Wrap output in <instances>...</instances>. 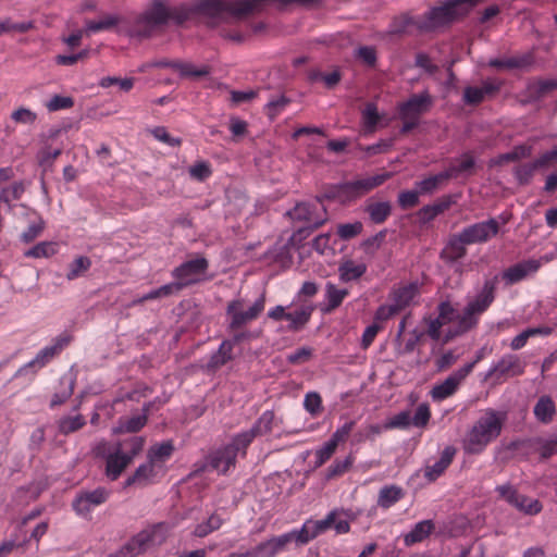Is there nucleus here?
Wrapping results in <instances>:
<instances>
[{
    "label": "nucleus",
    "instance_id": "obj_27",
    "mask_svg": "<svg viewBox=\"0 0 557 557\" xmlns=\"http://www.w3.org/2000/svg\"><path fill=\"white\" fill-rule=\"evenodd\" d=\"M453 203L450 196H445L432 205L424 206L418 212L420 221L423 223L432 221L435 216L447 210Z\"/></svg>",
    "mask_w": 557,
    "mask_h": 557
},
{
    "label": "nucleus",
    "instance_id": "obj_24",
    "mask_svg": "<svg viewBox=\"0 0 557 557\" xmlns=\"http://www.w3.org/2000/svg\"><path fill=\"white\" fill-rule=\"evenodd\" d=\"M348 295V290L346 288H338L333 283L329 282L325 285V299L326 304L321 307V311L323 313H331L336 308H338L344 298Z\"/></svg>",
    "mask_w": 557,
    "mask_h": 557
},
{
    "label": "nucleus",
    "instance_id": "obj_8",
    "mask_svg": "<svg viewBox=\"0 0 557 557\" xmlns=\"http://www.w3.org/2000/svg\"><path fill=\"white\" fill-rule=\"evenodd\" d=\"M498 283V275L484 282L482 290L473 301H470L463 311V317L468 321H472L473 325L476 324V314L484 312L493 302L495 289Z\"/></svg>",
    "mask_w": 557,
    "mask_h": 557
},
{
    "label": "nucleus",
    "instance_id": "obj_2",
    "mask_svg": "<svg viewBox=\"0 0 557 557\" xmlns=\"http://www.w3.org/2000/svg\"><path fill=\"white\" fill-rule=\"evenodd\" d=\"M184 11H174L173 5L153 0L143 13L122 17L119 33L139 40L150 38L154 32L170 23L181 26Z\"/></svg>",
    "mask_w": 557,
    "mask_h": 557
},
{
    "label": "nucleus",
    "instance_id": "obj_50",
    "mask_svg": "<svg viewBox=\"0 0 557 557\" xmlns=\"http://www.w3.org/2000/svg\"><path fill=\"white\" fill-rule=\"evenodd\" d=\"M473 322L468 321L463 315L459 318L458 325L454 329H449L444 337H443V344H447L450 341H453L455 337L468 332L470 329H472Z\"/></svg>",
    "mask_w": 557,
    "mask_h": 557
},
{
    "label": "nucleus",
    "instance_id": "obj_52",
    "mask_svg": "<svg viewBox=\"0 0 557 557\" xmlns=\"http://www.w3.org/2000/svg\"><path fill=\"white\" fill-rule=\"evenodd\" d=\"M513 507L528 515H535L542 510V505L539 500L528 498L523 495H520V499L516 502Z\"/></svg>",
    "mask_w": 557,
    "mask_h": 557
},
{
    "label": "nucleus",
    "instance_id": "obj_4",
    "mask_svg": "<svg viewBox=\"0 0 557 557\" xmlns=\"http://www.w3.org/2000/svg\"><path fill=\"white\" fill-rule=\"evenodd\" d=\"M169 531V524L164 522L157 523L149 529L140 531L120 549L110 554L109 557H136L145 553L151 546L163 544L168 537Z\"/></svg>",
    "mask_w": 557,
    "mask_h": 557
},
{
    "label": "nucleus",
    "instance_id": "obj_29",
    "mask_svg": "<svg viewBox=\"0 0 557 557\" xmlns=\"http://www.w3.org/2000/svg\"><path fill=\"white\" fill-rule=\"evenodd\" d=\"M417 294L418 286L416 284L399 287L392 295V305L399 312L410 305Z\"/></svg>",
    "mask_w": 557,
    "mask_h": 557
},
{
    "label": "nucleus",
    "instance_id": "obj_51",
    "mask_svg": "<svg viewBox=\"0 0 557 557\" xmlns=\"http://www.w3.org/2000/svg\"><path fill=\"white\" fill-rule=\"evenodd\" d=\"M46 227V223L42 218H38L37 222L30 224L28 228L21 234V240L25 244H29L34 242L37 237L41 235Z\"/></svg>",
    "mask_w": 557,
    "mask_h": 557
},
{
    "label": "nucleus",
    "instance_id": "obj_54",
    "mask_svg": "<svg viewBox=\"0 0 557 557\" xmlns=\"http://www.w3.org/2000/svg\"><path fill=\"white\" fill-rule=\"evenodd\" d=\"M392 146H393L392 139H383L376 144H373V145H370L367 147H362V146L358 145V149L364 151L367 157H372L375 154L387 152L392 148Z\"/></svg>",
    "mask_w": 557,
    "mask_h": 557
},
{
    "label": "nucleus",
    "instance_id": "obj_37",
    "mask_svg": "<svg viewBox=\"0 0 557 557\" xmlns=\"http://www.w3.org/2000/svg\"><path fill=\"white\" fill-rule=\"evenodd\" d=\"M313 308L306 307L294 312H288L286 315V320L289 321L288 330L289 331H299L301 330L309 321L312 314Z\"/></svg>",
    "mask_w": 557,
    "mask_h": 557
},
{
    "label": "nucleus",
    "instance_id": "obj_62",
    "mask_svg": "<svg viewBox=\"0 0 557 557\" xmlns=\"http://www.w3.org/2000/svg\"><path fill=\"white\" fill-rule=\"evenodd\" d=\"M304 406L308 412L315 416L322 411V399L318 393H308L305 397Z\"/></svg>",
    "mask_w": 557,
    "mask_h": 557
},
{
    "label": "nucleus",
    "instance_id": "obj_33",
    "mask_svg": "<svg viewBox=\"0 0 557 557\" xmlns=\"http://www.w3.org/2000/svg\"><path fill=\"white\" fill-rule=\"evenodd\" d=\"M434 525L431 520H424L414 525V528L405 535V544L410 546L414 543L423 541L433 530Z\"/></svg>",
    "mask_w": 557,
    "mask_h": 557
},
{
    "label": "nucleus",
    "instance_id": "obj_34",
    "mask_svg": "<svg viewBox=\"0 0 557 557\" xmlns=\"http://www.w3.org/2000/svg\"><path fill=\"white\" fill-rule=\"evenodd\" d=\"M367 271V267L363 263L356 264L352 260L343 262L339 268V277L344 282L357 280L362 276Z\"/></svg>",
    "mask_w": 557,
    "mask_h": 557
},
{
    "label": "nucleus",
    "instance_id": "obj_13",
    "mask_svg": "<svg viewBox=\"0 0 557 557\" xmlns=\"http://www.w3.org/2000/svg\"><path fill=\"white\" fill-rule=\"evenodd\" d=\"M472 370L473 363H467L450 374L444 382L435 385L431 391L433 399L442 400L451 396L461 381L466 379Z\"/></svg>",
    "mask_w": 557,
    "mask_h": 557
},
{
    "label": "nucleus",
    "instance_id": "obj_48",
    "mask_svg": "<svg viewBox=\"0 0 557 557\" xmlns=\"http://www.w3.org/2000/svg\"><path fill=\"white\" fill-rule=\"evenodd\" d=\"M290 102V100L284 96L278 95L273 97L265 104L264 110L270 120H274L276 115Z\"/></svg>",
    "mask_w": 557,
    "mask_h": 557
},
{
    "label": "nucleus",
    "instance_id": "obj_36",
    "mask_svg": "<svg viewBox=\"0 0 557 557\" xmlns=\"http://www.w3.org/2000/svg\"><path fill=\"white\" fill-rule=\"evenodd\" d=\"M534 414L541 422H550L555 414L554 401L548 396L541 397L534 406Z\"/></svg>",
    "mask_w": 557,
    "mask_h": 557
},
{
    "label": "nucleus",
    "instance_id": "obj_39",
    "mask_svg": "<svg viewBox=\"0 0 557 557\" xmlns=\"http://www.w3.org/2000/svg\"><path fill=\"white\" fill-rule=\"evenodd\" d=\"M174 451V445L172 441H165L160 444L151 446L148 450V459L156 463L158 461H164L171 457Z\"/></svg>",
    "mask_w": 557,
    "mask_h": 557
},
{
    "label": "nucleus",
    "instance_id": "obj_49",
    "mask_svg": "<svg viewBox=\"0 0 557 557\" xmlns=\"http://www.w3.org/2000/svg\"><path fill=\"white\" fill-rule=\"evenodd\" d=\"M230 557H273L268 540L244 553H231Z\"/></svg>",
    "mask_w": 557,
    "mask_h": 557
},
{
    "label": "nucleus",
    "instance_id": "obj_25",
    "mask_svg": "<svg viewBox=\"0 0 557 557\" xmlns=\"http://www.w3.org/2000/svg\"><path fill=\"white\" fill-rule=\"evenodd\" d=\"M233 342L223 341L216 352H214L206 364L208 371H215L233 359Z\"/></svg>",
    "mask_w": 557,
    "mask_h": 557
},
{
    "label": "nucleus",
    "instance_id": "obj_7",
    "mask_svg": "<svg viewBox=\"0 0 557 557\" xmlns=\"http://www.w3.org/2000/svg\"><path fill=\"white\" fill-rule=\"evenodd\" d=\"M274 419V413L272 411H265L261 414V417L257 420V422L252 425L251 429L236 435L232 443L227 446L236 447V455L239 451L246 454V448L252 442L256 436L267 434L272 430V423Z\"/></svg>",
    "mask_w": 557,
    "mask_h": 557
},
{
    "label": "nucleus",
    "instance_id": "obj_60",
    "mask_svg": "<svg viewBox=\"0 0 557 557\" xmlns=\"http://www.w3.org/2000/svg\"><path fill=\"white\" fill-rule=\"evenodd\" d=\"M414 66L424 70L428 74H435L440 67L431 62V58L425 52H418L414 57Z\"/></svg>",
    "mask_w": 557,
    "mask_h": 557
},
{
    "label": "nucleus",
    "instance_id": "obj_64",
    "mask_svg": "<svg viewBox=\"0 0 557 557\" xmlns=\"http://www.w3.org/2000/svg\"><path fill=\"white\" fill-rule=\"evenodd\" d=\"M557 162V147L550 151L542 153L537 159L533 161L537 170L546 169Z\"/></svg>",
    "mask_w": 557,
    "mask_h": 557
},
{
    "label": "nucleus",
    "instance_id": "obj_20",
    "mask_svg": "<svg viewBox=\"0 0 557 557\" xmlns=\"http://www.w3.org/2000/svg\"><path fill=\"white\" fill-rule=\"evenodd\" d=\"M541 263L537 260L519 262L503 272L502 277L507 284H515L523 280L528 274L536 272Z\"/></svg>",
    "mask_w": 557,
    "mask_h": 557
},
{
    "label": "nucleus",
    "instance_id": "obj_57",
    "mask_svg": "<svg viewBox=\"0 0 557 557\" xmlns=\"http://www.w3.org/2000/svg\"><path fill=\"white\" fill-rule=\"evenodd\" d=\"M385 237H386V231H380L375 235L364 239L361 243V247L366 253H373L375 250H377L380 248V246L384 242Z\"/></svg>",
    "mask_w": 557,
    "mask_h": 557
},
{
    "label": "nucleus",
    "instance_id": "obj_61",
    "mask_svg": "<svg viewBox=\"0 0 557 557\" xmlns=\"http://www.w3.org/2000/svg\"><path fill=\"white\" fill-rule=\"evenodd\" d=\"M411 424V417L408 411H401L389 419L385 424L384 429H403Z\"/></svg>",
    "mask_w": 557,
    "mask_h": 557
},
{
    "label": "nucleus",
    "instance_id": "obj_63",
    "mask_svg": "<svg viewBox=\"0 0 557 557\" xmlns=\"http://www.w3.org/2000/svg\"><path fill=\"white\" fill-rule=\"evenodd\" d=\"M557 162V147L550 151L542 153L537 159L533 161L537 170L546 169Z\"/></svg>",
    "mask_w": 557,
    "mask_h": 557
},
{
    "label": "nucleus",
    "instance_id": "obj_38",
    "mask_svg": "<svg viewBox=\"0 0 557 557\" xmlns=\"http://www.w3.org/2000/svg\"><path fill=\"white\" fill-rule=\"evenodd\" d=\"M147 423V414L141 413L138 416H134L132 418L120 420L119 426H116L113 431L114 433H136L140 431Z\"/></svg>",
    "mask_w": 557,
    "mask_h": 557
},
{
    "label": "nucleus",
    "instance_id": "obj_14",
    "mask_svg": "<svg viewBox=\"0 0 557 557\" xmlns=\"http://www.w3.org/2000/svg\"><path fill=\"white\" fill-rule=\"evenodd\" d=\"M110 491L106 487H97L94 491L81 492L73 500V509L78 515H87L94 507L107 502Z\"/></svg>",
    "mask_w": 557,
    "mask_h": 557
},
{
    "label": "nucleus",
    "instance_id": "obj_30",
    "mask_svg": "<svg viewBox=\"0 0 557 557\" xmlns=\"http://www.w3.org/2000/svg\"><path fill=\"white\" fill-rule=\"evenodd\" d=\"M122 23V17L116 15H106L99 18L98 21H87L85 33L86 35H89L90 33L101 32V30H108L113 27H117V30L120 29V25Z\"/></svg>",
    "mask_w": 557,
    "mask_h": 557
},
{
    "label": "nucleus",
    "instance_id": "obj_6",
    "mask_svg": "<svg viewBox=\"0 0 557 557\" xmlns=\"http://www.w3.org/2000/svg\"><path fill=\"white\" fill-rule=\"evenodd\" d=\"M391 177L392 173L385 172L351 182L339 183L337 184V188L339 189V193L343 195V197L356 199L370 193L372 189L382 185Z\"/></svg>",
    "mask_w": 557,
    "mask_h": 557
},
{
    "label": "nucleus",
    "instance_id": "obj_28",
    "mask_svg": "<svg viewBox=\"0 0 557 557\" xmlns=\"http://www.w3.org/2000/svg\"><path fill=\"white\" fill-rule=\"evenodd\" d=\"M154 475H156L154 463L148 459V461L146 463L140 465L135 470L133 475H131L125 481V486H131L134 484L145 486L151 482V480L154 478Z\"/></svg>",
    "mask_w": 557,
    "mask_h": 557
},
{
    "label": "nucleus",
    "instance_id": "obj_31",
    "mask_svg": "<svg viewBox=\"0 0 557 557\" xmlns=\"http://www.w3.org/2000/svg\"><path fill=\"white\" fill-rule=\"evenodd\" d=\"M404 496L403 488L396 485L384 486L379 492L377 506L381 508H389Z\"/></svg>",
    "mask_w": 557,
    "mask_h": 557
},
{
    "label": "nucleus",
    "instance_id": "obj_45",
    "mask_svg": "<svg viewBox=\"0 0 557 557\" xmlns=\"http://www.w3.org/2000/svg\"><path fill=\"white\" fill-rule=\"evenodd\" d=\"M335 520H336V511H334V510L331 511L323 520H317V521L311 520V519L307 520L308 523L311 525L310 532H311L312 537L315 539L318 535H320L321 533L329 530L333 525Z\"/></svg>",
    "mask_w": 557,
    "mask_h": 557
},
{
    "label": "nucleus",
    "instance_id": "obj_53",
    "mask_svg": "<svg viewBox=\"0 0 557 557\" xmlns=\"http://www.w3.org/2000/svg\"><path fill=\"white\" fill-rule=\"evenodd\" d=\"M419 191L418 190H404L398 195V206L403 210L411 209L419 203Z\"/></svg>",
    "mask_w": 557,
    "mask_h": 557
},
{
    "label": "nucleus",
    "instance_id": "obj_22",
    "mask_svg": "<svg viewBox=\"0 0 557 557\" xmlns=\"http://www.w3.org/2000/svg\"><path fill=\"white\" fill-rule=\"evenodd\" d=\"M129 463V458H126L123 455L122 444H117L116 450L107 457L106 473L112 481H114Z\"/></svg>",
    "mask_w": 557,
    "mask_h": 557
},
{
    "label": "nucleus",
    "instance_id": "obj_55",
    "mask_svg": "<svg viewBox=\"0 0 557 557\" xmlns=\"http://www.w3.org/2000/svg\"><path fill=\"white\" fill-rule=\"evenodd\" d=\"M310 527L311 525L308 523V521H306L302 524L300 530H293V531L288 532L292 541L295 542L296 545L300 546V545H306L311 540H313L311 532H310Z\"/></svg>",
    "mask_w": 557,
    "mask_h": 557
},
{
    "label": "nucleus",
    "instance_id": "obj_58",
    "mask_svg": "<svg viewBox=\"0 0 557 557\" xmlns=\"http://www.w3.org/2000/svg\"><path fill=\"white\" fill-rule=\"evenodd\" d=\"M11 119L15 123L32 125L35 123V121L37 119V114L35 112H33L32 110L22 107L12 112Z\"/></svg>",
    "mask_w": 557,
    "mask_h": 557
},
{
    "label": "nucleus",
    "instance_id": "obj_46",
    "mask_svg": "<svg viewBox=\"0 0 557 557\" xmlns=\"http://www.w3.org/2000/svg\"><path fill=\"white\" fill-rule=\"evenodd\" d=\"M91 265L88 257L79 256L70 264V270L66 273L67 280H74L85 273Z\"/></svg>",
    "mask_w": 557,
    "mask_h": 557
},
{
    "label": "nucleus",
    "instance_id": "obj_23",
    "mask_svg": "<svg viewBox=\"0 0 557 557\" xmlns=\"http://www.w3.org/2000/svg\"><path fill=\"white\" fill-rule=\"evenodd\" d=\"M457 450L454 446H447L442 451L441 458L433 466H428L424 470V476L429 481L436 480L447 467L451 463Z\"/></svg>",
    "mask_w": 557,
    "mask_h": 557
},
{
    "label": "nucleus",
    "instance_id": "obj_41",
    "mask_svg": "<svg viewBox=\"0 0 557 557\" xmlns=\"http://www.w3.org/2000/svg\"><path fill=\"white\" fill-rule=\"evenodd\" d=\"M57 253V243L41 242L24 252L26 258H49Z\"/></svg>",
    "mask_w": 557,
    "mask_h": 557
},
{
    "label": "nucleus",
    "instance_id": "obj_5",
    "mask_svg": "<svg viewBox=\"0 0 557 557\" xmlns=\"http://www.w3.org/2000/svg\"><path fill=\"white\" fill-rule=\"evenodd\" d=\"M502 432V421L495 411H488L472 426L465 441V450L469 454H479Z\"/></svg>",
    "mask_w": 557,
    "mask_h": 557
},
{
    "label": "nucleus",
    "instance_id": "obj_17",
    "mask_svg": "<svg viewBox=\"0 0 557 557\" xmlns=\"http://www.w3.org/2000/svg\"><path fill=\"white\" fill-rule=\"evenodd\" d=\"M236 457V447L226 445L212 451L208 456V462L212 469L221 473H226L227 470L235 465Z\"/></svg>",
    "mask_w": 557,
    "mask_h": 557
},
{
    "label": "nucleus",
    "instance_id": "obj_35",
    "mask_svg": "<svg viewBox=\"0 0 557 557\" xmlns=\"http://www.w3.org/2000/svg\"><path fill=\"white\" fill-rule=\"evenodd\" d=\"M287 215L295 221H305L310 223H313L314 220L321 218L314 214L313 206L308 202L297 203L292 210L287 211Z\"/></svg>",
    "mask_w": 557,
    "mask_h": 557
},
{
    "label": "nucleus",
    "instance_id": "obj_59",
    "mask_svg": "<svg viewBox=\"0 0 557 557\" xmlns=\"http://www.w3.org/2000/svg\"><path fill=\"white\" fill-rule=\"evenodd\" d=\"M431 413L428 404H420L411 418V424L418 428H423L428 424Z\"/></svg>",
    "mask_w": 557,
    "mask_h": 557
},
{
    "label": "nucleus",
    "instance_id": "obj_56",
    "mask_svg": "<svg viewBox=\"0 0 557 557\" xmlns=\"http://www.w3.org/2000/svg\"><path fill=\"white\" fill-rule=\"evenodd\" d=\"M447 180V177L442 176V172L437 175L430 176L425 180H422L417 183V186L419 188V194H430L434 191L438 184L443 181Z\"/></svg>",
    "mask_w": 557,
    "mask_h": 557
},
{
    "label": "nucleus",
    "instance_id": "obj_1",
    "mask_svg": "<svg viewBox=\"0 0 557 557\" xmlns=\"http://www.w3.org/2000/svg\"><path fill=\"white\" fill-rule=\"evenodd\" d=\"M481 1L482 0H444L430 7V9L420 16H413L407 12L401 13L393 18L389 33L393 35L409 34L410 27L420 35L446 29L467 17Z\"/></svg>",
    "mask_w": 557,
    "mask_h": 557
},
{
    "label": "nucleus",
    "instance_id": "obj_18",
    "mask_svg": "<svg viewBox=\"0 0 557 557\" xmlns=\"http://www.w3.org/2000/svg\"><path fill=\"white\" fill-rule=\"evenodd\" d=\"M475 160L469 153L466 152L456 159L450 165L442 172V176L450 178L469 177L474 174Z\"/></svg>",
    "mask_w": 557,
    "mask_h": 557
},
{
    "label": "nucleus",
    "instance_id": "obj_26",
    "mask_svg": "<svg viewBox=\"0 0 557 557\" xmlns=\"http://www.w3.org/2000/svg\"><path fill=\"white\" fill-rule=\"evenodd\" d=\"M364 211L369 214L371 222L382 224L392 213V203L389 201H369Z\"/></svg>",
    "mask_w": 557,
    "mask_h": 557
},
{
    "label": "nucleus",
    "instance_id": "obj_15",
    "mask_svg": "<svg viewBox=\"0 0 557 557\" xmlns=\"http://www.w3.org/2000/svg\"><path fill=\"white\" fill-rule=\"evenodd\" d=\"M264 295H261L253 305L246 311H236L239 307L238 301H232L227 307V313L232 314L230 327L232 330L239 329L249 321L255 320L264 309Z\"/></svg>",
    "mask_w": 557,
    "mask_h": 557
},
{
    "label": "nucleus",
    "instance_id": "obj_16",
    "mask_svg": "<svg viewBox=\"0 0 557 557\" xmlns=\"http://www.w3.org/2000/svg\"><path fill=\"white\" fill-rule=\"evenodd\" d=\"M557 90V78L530 82L524 90L523 104L533 103Z\"/></svg>",
    "mask_w": 557,
    "mask_h": 557
},
{
    "label": "nucleus",
    "instance_id": "obj_21",
    "mask_svg": "<svg viewBox=\"0 0 557 557\" xmlns=\"http://www.w3.org/2000/svg\"><path fill=\"white\" fill-rule=\"evenodd\" d=\"M533 148L530 145H517L511 151L502 153L488 161V166H502L505 163L517 162L532 156Z\"/></svg>",
    "mask_w": 557,
    "mask_h": 557
},
{
    "label": "nucleus",
    "instance_id": "obj_19",
    "mask_svg": "<svg viewBox=\"0 0 557 557\" xmlns=\"http://www.w3.org/2000/svg\"><path fill=\"white\" fill-rule=\"evenodd\" d=\"M467 243L461 235L453 234L443 250L440 253V258L446 263H454L459 259H462L467 255Z\"/></svg>",
    "mask_w": 557,
    "mask_h": 557
},
{
    "label": "nucleus",
    "instance_id": "obj_47",
    "mask_svg": "<svg viewBox=\"0 0 557 557\" xmlns=\"http://www.w3.org/2000/svg\"><path fill=\"white\" fill-rule=\"evenodd\" d=\"M363 224L360 221L354 223L339 224L337 226V235L343 240H349L362 233Z\"/></svg>",
    "mask_w": 557,
    "mask_h": 557
},
{
    "label": "nucleus",
    "instance_id": "obj_42",
    "mask_svg": "<svg viewBox=\"0 0 557 557\" xmlns=\"http://www.w3.org/2000/svg\"><path fill=\"white\" fill-rule=\"evenodd\" d=\"M86 421L82 414L63 417L58 422L59 432L67 435L76 432L85 425Z\"/></svg>",
    "mask_w": 557,
    "mask_h": 557
},
{
    "label": "nucleus",
    "instance_id": "obj_43",
    "mask_svg": "<svg viewBox=\"0 0 557 557\" xmlns=\"http://www.w3.org/2000/svg\"><path fill=\"white\" fill-rule=\"evenodd\" d=\"M536 170L533 162L522 163L513 168V176L520 186H527L531 183Z\"/></svg>",
    "mask_w": 557,
    "mask_h": 557
},
{
    "label": "nucleus",
    "instance_id": "obj_12",
    "mask_svg": "<svg viewBox=\"0 0 557 557\" xmlns=\"http://www.w3.org/2000/svg\"><path fill=\"white\" fill-rule=\"evenodd\" d=\"M525 362L516 355H506L487 372V376L506 380L524 372Z\"/></svg>",
    "mask_w": 557,
    "mask_h": 557
},
{
    "label": "nucleus",
    "instance_id": "obj_32",
    "mask_svg": "<svg viewBox=\"0 0 557 557\" xmlns=\"http://www.w3.org/2000/svg\"><path fill=\"white\" fill-rule=\"evenodd\" d=\"M172 69L177 71L184 78H200L210 74V67L208 65L196 67L189 62L177 61V63L172 64Z\"/></svg>",
    "mask_w": 557,
    "mask_h": 557
},
{
    "label": "nucleus",
    "instance_id": "obj_11",
    "mask_svg": "<svg viewBox=\"0 0 557 557\" xmlns=\"http://www.w3.org/2000/svg\"><path fill=\"white\" fill-rule=\"evenodd\" d=\"M433 106V98L429 91L412 95L399 106V117H413L420 121L421 115L428 113Z\"/></svg>",
    "mask_w": 557,
    "mask_h": 557
},
{
    "label": "nucleus",
    "instance_id": "obj_3",
    "mask_svg": "<svg viewBox=\"0 0 557 557\" xmlns=\"http://www.w3.org/2000/svg\"><path fill=\"white\" fill-rule=\"evenodd\" d=\"M174 11H184L185 17L182 18V25L190 20H194L197 15L207 17L208 27H216L222 20V13L227 12L236 20H244L249 15H252V7L249 0H199L194 4H178L173 5Z\"/></svg>",
    "mask_w": 557,
    "mask_h": 557
},
{
    "label": "nucleus",
    "instance_id": "obj_40",
    "mask_svg": "<svg viewBox=\"0 0 557 557\" xmlns=\"http://www.w3.org/2000/svg\"><path fill=\"white\" fill-rule=\"evenodd\" d=\"M181 292V285L178 284H165L154 290H151L138 299L133 300V305H139L147 300H153L161 297H168L170 295Z\"/></svg>",
    "mask_w": 557,
    "mask_h": 557
},
{
    "label": "nucleus",
    "instance_id": "obj_10",
    "mask_svg": "<svg viewBox=\"0 0 557 557\" xmlns=\"http://www.w3.org/2000/svg\"><path fill=\"white\" fill-rule=\"evenodd\" d=\"M208 267V260L203 257L188 260L175 268L173 276L177 278V282L172 284L181 285L182 290L183 287L198 282V276L205 274Z\"/></svg>",
    "mask_w": 557,
    "mask_h": 557
},
{
    "label": "nucleus",
    "instance_id": "obj_44",
    "mask_svg": "<svg viewBox=\"0 0 557 557\" xmlns=\"http://www.w3.org/2000/svg\"><path fill=\"white\" fill-rule=\"evenodd\" d=\"M121 444L124 457L129 458V461L132 462L133 459L143 450L145 437L134 436Z\"/></svg>",
    "mask_w": 557,
    "mask_h": 557
},
{
    "label": "nucleus",
    "instance_id": "obj_9",
    "mask_svg": "<svg viewBox=\"0 0 557 557\" xmlns=\"http://www.w3.org/2000/svg\"><path fill=\"white\" fill-rule=\"evenodd\" d=\"M499 224L495 219L471 224L459 232L467 245L483 244L498 234Z\"/></svg>",
    "mask_w": 557,
    "mask_h": 557
}]
</instances>
